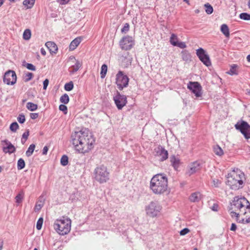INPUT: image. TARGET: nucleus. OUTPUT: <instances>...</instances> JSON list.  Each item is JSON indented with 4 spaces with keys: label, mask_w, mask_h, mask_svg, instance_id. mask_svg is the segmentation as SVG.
Here are the masks:
<instances>
[{
    "label": "nucleus",
    "mask_w": 250,
    "mask_h": 250,
    "mask_svg": "<svg viewBox=\"0 0 250 250\" xmlns=\"http://www.w3.org/2000/svg\"><path fill=\"white\" fill-rule=\"evenodd\" d=\"M228 210L231 217H236L237 223H250V203L245 197L235 196L230 203Z\"/></svg>",
    "instance_id": "obj_1"
},
{
    "label": "nucleus",
    "mask_w": 250,
    "mask_h": 250,
    "mask_svg": "<svg viewBox=\"0 0 250 250\" xmlns=\"http://www.w3.org/2000/svg\"><path fill=\"white\" fill-rule=\"evenodd\" d=\"M93 135L88 131H75L71 135V142L75 149L80 153H85L93 147L95 143Z\"/></svg>",
    "instance_id": "obj_2"
},
{
    "label": "nucleus",
    "mask_w": 250,
    "mask_h": 250,
    "mask_svg": "<svg viewBox=\"0 0 250 250\" xmlns=\"http://www.w3.org/2000/svg\"><path fill=\"white\" fill-rule=\"evenodd\" d=\"M167 188V178L165 174H157L151 179L150 188L156 194L164 193Z\"/></svg>",
    "instance_id": "obj_3"
},
{
    "label": "nucleus",
    "mask_w": 250,
    "mask_h": 250,
    "mask_svg": "<svg viewBox=\"0 0 250 250\" xmlns=\"http://www.w3.org/2000/svg\"><path fill=\"white\" fill-rule=\"evenodd\" d=\"M71 221L68 218L63 217L57 219L54 224V229L60 235H64L69 232L71 229Z\"/></svg>",
    "instance_id": "obj_4"
},
{
    "label": "nucleus",
    "mask_w": 250,
    "mask_h": 250,
    "mask_svg": "<svg viewBox=\"0 0 250 250\" xmlns=\"http://www.w3.org/2000/svg\"><path fill=\"white\" fill-rule=\"evenodd\" d=\"M94 178L100 184H104L109 180V172L106 167L103 165L97 166L93 172Z\"/></svg>",
    "instance_id": "obj_5"
},
{
    "label": "nucleus",
    "mask_w": 250,
    "mask_h": 250,
    "mask_svg": "<svg viewBox=\"0 0 250 250\" xmlns=\"http://www.w3.org/2000/svg\"><path fill=\"white\" fill-rule=\"evenodd\" d=\"M239 172L240 173L238 174L234 172L230 177H228V180L226 181L227 185L233 190H238L243 187L242 178L244 175L241 171Z\"/></svg>",
    "instance_id": "obj_6"
},
{
    "label": "nucleus",
    "mask_w": 250,
    "mask_h": 250,
    "mask_svg": "<svg viewBox=\"0 0 250 250\" xmlns=\"http://www.w3.org/2000/svg\"><path fill=\"white\" fill-rule=\"evenodd\" d=\"M129 78L124 74L122 71H119L116 76V84L118 89L120 90L127 86L128 84Z\"/></svg>",
    "instance_id": "obj_7"
},
{
    "label": "nucleus",
    "mask_w": 250,
    "mask_h": 250,
    "mask_svg": "<svg viewBox=\"0 0 250 250\" xmlns=\"http://www.w3.org/2000/svg\"><path fill=\"white\" fill-rule=\"evenodd\" d=\"M161 210V207L157 202H151L146 207V214L151 217H156Z\"/></svg>",
    "instance_id": "obj_8"
},
{
    "label": "nucleus",
    "mask_w": 250,
    "mask_h": 250,
    "mask_svg": "<svg viewBox=\"0 0 250 250\" xmlns=\"http://www.w3.org/2000/svg\"><path fill=\"white\" fill-rule=\"evenodd\" d=\"M235 127L244 135L246 139H248L250 138V125L247 122L244 121L238 122L235 125Z\"/></svg>",
    "instance_id": "obj_9"
},
{
    "label": "nucleus",
    "mask_w": 250,
    "mask_h": 250,
    "mask_svg": "<svg viewBox=\"0 0 250 250\" xmlns=\"http://www.w3.org/2000/svg\"><path fill=\"white\" fill-rule=\"evenodd\" d=\"M196 55L200 60L207 66L211 65V62L208 55L202 48H199L196 50Z\"/></svg>",
    "instance_id": "obj_10"
},
{
    "label": "nucleus",
    "mask_w": 250,
    "mask_h": 250,
    "mask_svg": "<svg viewBox=\"0 0 250 250\" xmlns=\"http://www.w3.org/2000/svg\"><path fill=\"white\" fill-rule=\"evenodd\" d=\"M3 82L7 85H13L17 81L16 73L13 70H8L6 72L3 78Z\"/></svg>",
    "instance_id": "obj_11"
},
{
    "label": "nucleus",
    "mask_w": 250,
    "mask_h": 250,
    "mask_svg": "<svg viewBox=\"0 0 250 250\" xmlns=\"http://www.w3.org/2000/svg\"><path fill=\"white\" fill-rule=\"evenodd\" d=\"M187 87L196 97H200L202 95V87L200 84L197 82H189L188 84Z\"/></svg>",
    "instance_id": "obj_12"
},
{
    "label": "nucleus",
    "mask_w": 250,
    "mask_h": 250,
    "mask_svg": "<svg viewBox=\"0 0 250 250\" xmlns=\"http://www.w3.org/2000/svg\"><path fill=\"white\" fill-rule=\"evenodd\" d=\"M134 44L132 38L129 36L123 37L120 41V45L122 50H130Z\"/></svg>",
    "instance_id": "obj_13"
},
{
    "label": "nucleus",
    "mask_w": 250,
    "mask_h": 250,
    "mask_svg": "<svg viewBox=\"0 0 250 250\" xmlns=\"http://www.w3.org/2000/svg\"><path fill=\"white\" fill-rule=\"evenodd\" d=\"M154 156L159 157L160 161H164L168 158V153L167 150L162 146L159 145L154 149Z\"/></svg>",
    "instance_id": "obj_14"
},
{
    "label": "nucleus",
    "mask_w": 250,
    "mask_h": 250,
    "mask_svg": "<svg viewBox=\"0 0 250 250\" xmlns=\"http://www.w3.org/2000/svg\"><path fill=\"white\" fill-rule=\"evenodd\" d=\"M115 103L119 109H122L125 105L127 100L125 95H121L119 92H117V95L114 97Z\"/></svg>",
    "instance_id": "obj_15"
},
{
    "label": "nucleus",
    "mask_w": 250,
    "mask_h": 250,
    "mask_svg": "<svg viewBox=\"0 0 250 250\" xmlns=\"http://www.w3.org/2000/svg\"><path fill=\"white\" fill-rule=\"evenodd\" d=\"M201 168V163L199 161H195L188 166L186 174L189 176L198 171Z\"/></svg>",
    "instance_id": "obj_16"
},
{
    "label": "nucleus",
    "mask_w": 250,
    "mask_h": 250,
    "mask_svg": "<svg viewBox=\"0 0 250 250\" xmlns=\"http://www.w3.org/2000/svg\"><path fill=\"white\" fill-rule=\"evenodd\" d=\"M69 59L72 60L73 62H74V64L72 65L68 69L69 73L73 74L78 71L82 66V63L79 61L76 60L73 56L70 57Z\"/></svg>",
    "instance_id": "obj_17"
},
{
    "label": "nucleus",
    "mask_w": 250,
    "mask_h": 250,
    "mask_svg": "<svg viewBox=\"0 0 250 250\" xmlns=\"http://www.w3.org/2000/svg\"><path fill=\"white\" fill-rule=\"evenodd\" d=\"M2 142L5 143L6 145V146L3 147L2 149L4 153L12 154L16 151L15 147L8 140H3Z\"/></svg>",
    "instance_id": "obj_18"
},
{
    "label": "nucleus",
    "mask_w": 250,
    "mask_h": 250,
    "mask_svg": "<svg viewBox=\"0 0 250 250\" xmlns=\"http://www.w3.org/2000/svg\"><path fill=\"white\" fill-rule=\"evenodd\" d=\"M170 162L175 170H178L181 163L179 158L174 155L170 157Z\"/></svg>",
    "instance_id": "obj_19"
},
{
    "label": "nucleus",
    "mask_w": 250,
    "mask_h": 250,
    "mask_svg": "<svg viewBox=\"0 0 250 250\" xmlns=\"http://www.w3.org/2000/svg\"><path fill=\"white\" fill-rule=\"evenodd\" d=\"M45 46L48 49L51 54H56L58 50L57 45L52 42H47L45 43Z\"/></svg>",
    "instance_id": "obj_20"
},
{
    "label": "nucleus",
    "mask_w": 250,
    "mask_h": 250,
    "mask_svg": "<svg viewBox=\"0 0 250 250\" xmlns=\"http://www.w3.org/2000/svg\"><path fill=\"white\" fill-rule=\"evenodd\" d=\"M201 199V194L199 192L192 193L189 197V200L192 202H198Z\"/></svg>",
    "instance_id": "obj_21"
},
{
    "label": "nucleus",
    "mask_w": 250,
    "mask_h": 250,
    "mask_svg": "<svg viewBox=\"0 0 250 250\" xmlns=\"http://www.w3.org/2000/svg\"><path fill=\"white\" fill-rule=\"evenodd\" d=\"M181 57L184 61L188 62L191 61V56L190 53L187 50H183L181 52Z\"/></svg>",
    "instance_id": "obj_22"
},
{
    "label": "nucleus",
    "mask_w": 250,
    "mask_h": 250,
    "mask_svg": "<svg viewBox=\"0 0 250 250\" xmlns=\"http://www.w3.org/2000/svg\"><path fill=\"white\" fill-rule=\"evenodd\" d=\"M81 42V39L80 38H76L73 40L69 45V50H74L78 46Z\"/></svg>",
    "instance_id": "obj_23"
},
{
    "label": "nucleus",
    "mask_w": 250,
    "mask_h": 250,
    "mask_svg": "<svg viewBox=\"0 0 250 250\" xmlns=\"http://www.w3.org/2000/svg\"><path fill=\"white\" fill-rule=\"evenodd\" d=\"M221 31L227 38L229 37V30L228 26L226 24H223L221 26Z\"/></svg>",
    "instance_id": "obj_24"
},
{
    "label": "nucleus",
    "mask_w": 250,
    "mask_h": 250,
    "mask_svg": "<svg viewBox=\"0 0 250 250\" xmlns=\"http://www.w3.org/2000/svg\"><path fill=\"white\" fill-rule=\"evenodd\" d=\"M213 151L216 155L221 156L224 154V152L222 148L218 145L213 147Z\"/></svg>",
    "instance_id": "obj_25"
},
{
    "label": "nucleus",
    "mask_w": 250,
    "mask_h": 250,
    "mask_svg": "<svg viewBox=\"0 0 250 250\" xmlns=\"http://www.w3.org/2000/svg\"><path fill=\"white\" fill-rule=\"evenodd\" d=\"M24 197V192L23 190L20 191L19 194L16 196V202L18 204L21 203Z\"/></svg>",
    "instance_id": "obj_26"
},
{
    "label": "nucleus",
    "mask_w": 250,
    "mask_h": 250,
    "mask_svg": "<svg viewBox=\"0 0 250 250\" xmlns=\"http://www.w3.org/2000/svg\"><path fill=\"white\" fill-rule=\"evenodd\" d=\"M107 71V66L105 64H104L102 65L101 70L100 72L101 78L102 79L104 78L105 77Z\"/></svg>",
    "instance_id": "obj_27"
},
{
    "label": "nucleus",
    "mask_w": 250,
    "mask_h": 250,
    "mask_svg": "<svg viewBox=\"0 0 250 250\" xmlns=\"http://www.w3.org/2000/svg\"><path fill=\"white\" fill-rule=\"evenodd\" d=\"M35 0H24L23 1V4L26 6L27 8H31L35 3Z\"/></svg>",
    "instance_id": "obj_28"
},
{
    "label": "nucleus",
    "mask_w": 250,
    "mask_h": 250,
    "mask_svg": "<svg viewBox=\"0 0 250 250\" xmlns=\"http://www.w3.org/2000/svg\"><path fill=\"white\" fill-rule=\"evenodd\" d=\"M35 148V145L33 144L29 146L27 150L26 151V155L27 157H30L32 155L34 151Z\"/></svg>",
    "instance_id": "obj_29"
},
{
    "label": "nucleus",
    "mask_w": 250,
    "mask_h": 250,
    "mask_svg": "<svg viewBox=\"0 0 250 250\" xmlns=\"http://www.w3.org/2000/svg\"><path fill=\"white\" fill-rule=\"evenodd\" d=\"M26 107L28 110H29L31 111H33L36 110L37 109L38 105H37V104H35L33 103L28 102L27 103Z\"/></svg>",
    "instance_id": "obj_30"
},
{
    "label": "nucleus",
    "mask_w": 250,
    "mask_h": 250,
    "mask_svg": "<svg viewBox=\"0 0 250 250\" xmlns=\"http://www.w3.org/2000/svg\"><path fill=\"white\" fill-rule=\"evenodd\" d=\"M172 45L175 46H178L180 48L184 49L187 47V45L184 42H178L177 41H172Z\"/></svg>",
    "instance_id": "obj_31"
},
{
    "label": "nucleus",
    "mask_w": 250,
    "mask_h": 250,
    "mask_svg": "<svg viewBox=\"0 0 250 250\" xmlns=\"http://www.w3.org/2000/svg\"><path fill=\"white\" fill-rule=\"evenodd\" d=\"M238 66L236 64H233L231 66L230 70L228 72V73L230 75H237L238 72L236 70V68Z\"/></svg>",
    "instance_id": "obj_32"
},
{
    "label": "nucleus",
    "mask_w": 250,
    "mask_h": 250,
    "mask_svg": "<svg viewBox=\"0 0 250 250\" xmlns=\"http://www.w3.org/2000/svg\"><path fill=\"white\" fill-rule=\"evenodd\" d=\"M60 102L63 104H67L69 101V98L68 95L65 93L62 95L60 99Z\"/></svg>",
    "instance_id": "obj_33"
},
{
    "label": "nucleus",
    "mask_w": 250,
    "mask_h": 250,
    "mask_svg": "<svg viewBox=\"0 0 250 250\" xmlns=\"http://www.w3.org/2000/svg\"><path fill=\"white\" fill-rule=\"evenodd\" d=\"M25 166V162L22 158H20L18 161L17 168L19 170L23 169Z\"/></svg>",
    "instance_id": "obj_34"
},
{
    "label": "nucleus",
    "mask_w": 250,
    "mask_h": 250,
    "mask_svg": "<svg viewBox=\"0 0 250 250\" xmlns=\"http://www.w3.org/2000/svg\"><path fill=\"white\" fill-rule=\"evenodd\" d=\"M31 36V32L30 29H25L23 34V38L25 40H29Z\"/></svg>",
    "instance_id": "obj_35"
},
{
    "label": "nucleus",
    "mask_w": 250,
    "mask_h": 250,
    "mask_svg": "<svg viewBox=\"0 0 250 250\" xmlns=\"http://www.w3.org/2000/svg\"><path fill=\"white\" fill-rule=\"evenodd\" d=\"M22 65L24 67H26L29 70L32 71L36 70V67L33 64L29 63H27L25 61H24L22 62Z\"/></svg>",
    "instance_id": "obj_36"
},
{
    "label": "nucleus",
    "mask_w": 250,
    "mask_h": 250,
    "mask_svg": "<svg viewBox=\"0 0 250 250\" xmlns=\"http://www.w3.org/2000/svg\"><path fill=\"white\" fill-rule=\"evenodd\" d=\"M29 135V131L28 129L26 130V131L24 132L22 135V138L21 139V143L22 144L24 145L26 142L27 139Z\"/></svg>",
    "instance_id": "obj_37"
},
{
    "label": "nucleus",
    "mask_w": 250,
    "mask_h": 250,
    "mask_svg": "<svg viewBox=\"0 0 250 250\" xmlns=\"http://www.w3.org/2000/svg\"><path fill=\"white\" fill-rule=\"evenodd\" d=\"M204 6L206 8L205 9L206 12L208 14H211L213 12V9L212 6L210 4L207 3L204 5Z\"/></svg>",
    "instance_id": "obj_38"
},
{
    "label": "nucleus",
    "mask_w": 250,
    "mask_h": 250,
    "mask_svg": "<svg viewBox=\"0 0 250 250\" xmlns=\"http://www.w3.org/2000/svg\"><path fill=\"white\" fill-rule=\"evenodd\" d=\"M74 87V84L72 81H70V82L66 83L64 85V89L66 91H70L73 89Z\"/></svg>",
    "instance_id": "obj_39"
},
{
    "label": "nucleus",
    "mask_w": 250,
    "mask_h": 250,
    "mask_svg": "<svg viewBox=\"0 0 250 250\" xmlns=\"http://www.w3.org/2000/svg\"><path fill=\"white\" fill-rule=\"evenodd\" d=\"M68 163V158L67 156L63 155L61 159V164L62 166H66Z\"/></svg>",
    "instance_id": "obj_40"
},
{
    "label": "nucleus",
    "mask_w": 250,
    "mask_h": 250,
    "mask_svg": "<svg viewBox=\"0 0 250 250\" xmlns=\"http://www.w3.org/2000/svg\"><path fill=\"white\" fill-rule=\"evenodd\" d=\"M239 18L245 21H250V14L247 13H242L239 15Z\"/></svg>",
    "instance_id": "obj_41"
},
{
    "label": "nucleus",
    "mask_w": 250,
    "mask_h": 250,
    "mask_svg": "<svg viewBox=\"0 0 250 250\" xmlns=\"http://www.w3.org/2000/svg\"><path fill=\"white\" fill-rule=\"evenodd\" d=\"M33 77V73L31 72H27L23 76V79L25 82H27L31 80Z\"/></svg>",
    "instance_id": "obj_42"
},
{
    "label": "nucleus",
    "mask_w": 250,
    "mask_h": 250,
    "mask_svg": "<svg viewBox=\"0 0 250 250\" xmlns=\"http://www.w3.org/2000/svg\"><path fill=\"white\" fill-rule=\"evenodd\" d=\"M19 126L16 122L12 123L10 125V129L11 131L15 132L19 128Z\"/></svg>",
    "instance_id": "obj_43"
},
{
    "label": "nucleus",
    "mask_w": 250,
    "mask_h": 250,
    "mask_svg": "<svg viewBox=\"0 0 250 250\" xmlns=\"http://www.w3.org/2000/svg\"><path fill=\"white\" fill-rule=\"evenodd\" d=\"M43 221V219L42 217H40L38 219L36 224V228L38 230H40L42 229Z\"/></svg>",
    "instance_id": "obj_44"
},
{
    "label": "nucleus",
    "mask_w": 250,
    "mask_h": 250,
    "mask_svg": "<svg viewBox=\"0 0 250 250\" xmlns=\"http://www.w3.org/2000/svg\"><path fill=\"white\" fill-rule=\"evenodd\" d=\"M18 122L21 124H23L25 121V116L23 114H21L17 118Z\"/></svg>",
    "instance_id": "obj_45"
},
{
    "label": "nucleus",
    "mask_w": 250,
    "mask_h": 250,
    "mask_svg": "<svg viewBox=\"0 0 250 250\" xmlns=\"http://www.w3.org/2000/svg\"><path fill=\"white\" fill-rule=\"evenodd\" d=\"M129 24L128 23H125L124 27L121 29V32L122 33H126L129 31Z\"/></svg>",
    "instance_id": "obj_46"
},
{
    "label": "nucleus",
    "mask_w": 250,
    "mask_h": 250,
    "mask_svg": "<svg viewBox=\"0 0 250 250\" xmlns=\"http://www.w3.org/2000/svg\"><path fill=\"white\" fill-rule=\"evenodd\" d=\"M59 110L62 111L64 112V114H66L67 113V106L63 104H62L59 105Z\"/></svg>",
    "instance_id": "obj_47"
},
{
    "label": "nucleus",
    "mask_w": 250,
    "mask_h": 250,
    "mask_svg": "<svg viewBox=\"0 0 250 250\" xmlns=\"http://www.w3.org/2000/svg\"><path fill=\"white\" fill-rule=\"evenodd\" d=\"M172 41H177V42H178V38H177V36L174 34H172L171 35V37L170 38V43L172 44Z\"/></svg>",
    "instance_id": "obj_48"
},
{
    "label": "nucleus",
    "mask_w": 250,
    "mask_h": 250,
    "mask_svg": "<svg viewBox=\"0 0 250 250\" xmlns=\"http://www.w3.org/2000/svg\"><path fill=\"white\" fill-rule=\"evenodd\" d=\"M189 231V230L188 228H184V229H182L180 232V234L181 235H185L187 234L188 232Z\"/></svg>",
    "instance_id": "obj_49"
},
{
    "label": "nucleus",
    "mask_w": 250,
    "mask_h": 250,
    "mask_svg": "<svg viewBox=\"0 0 250 250\" xmlns=\"http://www.w3.org/2000/svg\"><path fill=\"white\" fill-rule=\"evenodd\" d=\"M212 182L215 187H218L219 185L221 184V181L217 179H214Z\"/></svg>",
    "instance_id": "obj_50"
},
{
    "label": "nucleus",
    "mask_w": 250,
    "mask_h": 250,
    "mask_svg": "<svg viewBox=\"0 0 250 250\" xmlns=\"http://www.w3.org/2000/svg\"><path fill=\"white\" fill-rule=\"evenodd\" d=\"M49 84V80L46 79L43 82V89L46 90Z\"/></svg>",
    "instance_id": "obj_51"
},
{
    "label": "nucleus",
    "mask_w": 250,
    "mask_h": 250,
    "mask_svg": "<svg viewBox=\"0 0 250 250\" xmlns=\"http://www.w3.org/2000/svg\"><path fill=\"white\" fill-rule=\"evenodd\" d=\"M48 150V146H44V147L43 148V149H42V154L43 155H46L47 153Z\"/></svg>",
    "instance_id": "obj_52"
},
{
    "label": "nucleus",
    "mask_w": 250,
    "mask_h": 250,
    "mask_svg": "<svg viewBox=\"0 0 250 250\" xmlns=\"http://www.w3.org/2000/svg\"><path fill=\"white\" fill-rule=\"evenodd\" d=\"M236 229H237L236 225L235 223H232L230 228V230L231 231H236Z\"/></svg>",
    "instance_id": "obj_53"
},
{
    "label": "nucleus",
    "mask_w": 250,
    "mask_h": 250,
    "mask_svg": "<svg viewBox=\"0 0 250 250\" xmlns=\"http://www.w3.org/2000/svg\"><path fill=\"white\" fill-rule=\"evenodd\" d=\"M39 114L37 113H33L30 114V117L32 119H36L38 117Z\"/></svg>",
    "instance_id": "obj_54"
},
{
    "label": "nucleus",
    "mask_w": 250,
    "mask_h": 250,
    "mask_svg": "<svg viewBox=\"0 0 250 250\" xmlns=\"http://www.w3.org/2000/svg\"><path fill=\"white\" fill-rule=\"evenodd\" d=\"M42 208V205H41V204L36 205L35 207V209H34L35 211H38V210H40Z\"/></svg>",
    "instance_id": "obj_55"
},
{
    "label": "nucleus",
    "mask_w": 250,
    "mask_h": 250,
    "mask_svg": "<svg viewBox=\"0 0 250 250\" xmlns=\"http://www.w3.org/2000/svg\"><path fill=\"white\" fill-rule=\"evenodd\" d=\"M41 54L43 56H45L46 55V51L43 48H41Z\"/></svg>",
    "instance_id": "obj_56"
},
{
    "label": "nucleus",
    "mask_w": 250,
    "mask_h": 250,
    "mask_svg": "<svg viewBox=\"0 0 250 250\" xmlns=\"http://www.w3.org/2000/svg\"><path fill=\"white\" fill-rule=\"evenodd\" d=\"M61 0V1H62L61 2V3L65 4V3H67L69 0Z\"/></svg>",
    "instance_id": "obj_57"
},
{
    "label": "nucleus",
    "mask_w": 250,
    "mask_h": 250,
    "mask_svg": "<svg viewBox=\"0 0 250 250\" xmlns=\"http://www.w3.org/2000/svg\"><path fill=\"white\" fill-rule=\"evenodd\" d=\"M2 247H3V242H0V250H2Z\"/></svg>",
    "instance_id": "obj_58"
},
{
    "label": "nucleus",
    "mask_w": 250,
    "mask_h": 250,
    "mask_svg": "<svg viewBox=\"0 0 250 250\" xmlns=\"http://www.w3.org/2000/svg\"><path fill=\"white\" fill-rule=\"evenodd\" d=\"M4 1V0H0V7L3 4Z\"/></svg>",
    "instance_id": "obj_59"
},
{
    "label": "nucleus",
    "mask_w": 250,
    "mask_h": 250,
    "mask_svg": "<svg viewBox=\"0 0 250 250\" xmlns=\"http://www.w3.org/2000/svg\"><path fill=\"white\" fill-rule=\"evenodd\" d=\"M247 59L248 62H250V54L247 56Z\"/></svg>",
    "instance_id": "obj_60"
},
{
    "label": "nucleus",
    "mask_w": 250,
    "mask_h": 250,
    "mask_svg": "<svg viewBox=\"0 0 250 250\" xmlns=\"http://www.w3.org/2000/svg\"><path fill=\"white\" fill-rule=\"evenodd\" d=\"M248 5L249 8L250 9V0H249V1Z\"/></svg>",
    "instance_id": "obj_61"
},
{
    "label": "nucleus",
    "mask_w": 250,
    "mask_h": 250,
    "mask_svg": "<svg viewBox=\"0 0 250 250\" xmlns=\"http://www.w3.org/2000/svg\"><path fill=\"white\" fill-rule=\"evenodd\" d=\"M195 11V13H199V11H199V10L197 9V10H196Z\"/></svg>",
    "instance_id": "obj_62"
},
{
    "label": "nucleus",
    "mask_w": 250,
    "mask_h": 250,
    "mask_svg": "<svg viewBox=\"0 0 250 250\" xmlns=\"http://www.w3.org/2000/svg\"><path fill=\"white\" fill-rule=\"evenodd\" d=\"M184 1L187 2L188 3V2H189L188 0H184Z\"/></svg>",
    "instance_id": "obj_63"
},
{
    "label": "nucleus",
    "mask_w": 250,
    "mask_h": 250,
    "mask_svg": "<svg viewBox=\"0 0 250 250\" xmlns=\"http://www.w3.org/2000/svg\"><path fill=\"white\" fill-rule=\"evenodd\" d=\"M193 250H198V249L196 248H195Z\"/></svg>",
    "instance_id": "obj_64"
}]
</instances>
